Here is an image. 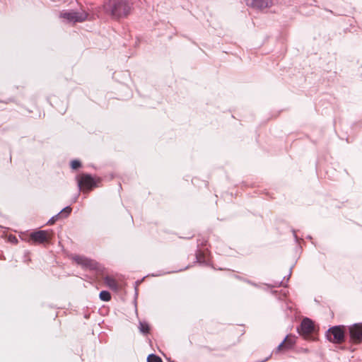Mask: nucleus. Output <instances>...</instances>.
<instances>
[{"instance_id":"1","label":"nucleus","mask_w":362,"mask_h":362,"mask_svg":"<svg viewBox=\"0 0 362 362\" xmlns=\"http://www.w3.org/2000/svg\"><path fill=\"white\" fill-rule=\"evenodd\" d=\"M78 185L83 193L91 191L100 182V178H94L90 175L82 173L77 177Z\"/></svg>"},{"instance_id":"2","label":"nucleus","mask_w":362,"mask_h":362,"mask_svg":"<svg viewBox=\"0 0 362 362\" xmlns=\"http://www.w3.org/2000/svg\"><path fill=\"white\" fill-rule=\"evenodd\" d=\"M346 327L344 325H337L330 327L326 332V338L332 343L340 344L345 340Z\"/></svg>"},{"instance_id":"3","label":"nucleus","mask_w":362,"mask_h":362,"mask_svg":"<svg viewBox=\"0 0 362 362\" xmlns=\"http://www.w3.org/2000/svg\"><path fill=\"white\" fill-rule=\"evenodd\" d=\"M53 236L52 230H37L31 233L28 236V242L37 244H47L50 242Z\"/></svg>"},{"instance_id":"4","label":"nucleus","mask_w":362,"mask_h":362,"mask_svg":"<svg viewBox=\"0 0 362 362\" xmlns=\"http://www.w3.org/2000/svg\"><path fill=\"white\" fill-rule=\"evenodd\" d=\"M111 7V14L115 18H121L127 16L130 12V6L125 1H117L110 4Z\"/></svg>"},{"instance_id":"5","label":"nucleus","mask_w":362,"mask_h":362,"mask_svg":"<svg viewBox=\"0 0 362 362\" xmlns=\"http://www.w3.org/2000/svg\"><path fill=\"white\" fill-rule=\"evenodd\" d=\"M298 333L303 336L305 339L315 340V338L313 334L316 332V328L314 322L309 318H304L298 328Z\"/></svg>"},{"instance_id":"6","label":"nucleus","mask_w":362,"mask_h":362,"mask_svg":"<svg viewBox=\"0 0 362 362\" xmlns=\"http://www.w3.org/2000/svg\"><path fill=\"white\" fill-rule=\"evenodd\" d=\"M88 13L82 11H64L60 13V18L65 19L68 23H82L88 18Z\"/></svg>"},{"instance_id":"7","label":"nucleus","mask_w":362,"mask_h":362,"mask_svg":"<svg viewBox=\"0 0 362 362\" xmlns=\"http://www.w3.org/2000/svg\"><path fill=\"white\" fill-rule=\"evenodd\" d=\"M71 259L77 264L81 266L83 268L90 270L98 269V264L96 261L88 258L85 256L74 255L71 256Z\"/></svg>"},{"instance_id":"8","label":"nucleus","mask_w":362,"mask_h":362,"mask_svg":"<svg viewBox=\"0 0 362 362\" xmlns=\"http://www.w3.org/2000/svg\"><path fill=\"white\" fill-rule=\"evenodd\" d=\"M349 341L354 344L362 342V324H354L349 327Z\"/></svg>"},{"instance_id":"9","label":"nucleus","mask_w":362,"mask_h":362,"mask_svg":"<svg viewBox=\"0 0 362 362\" xmlns=\"http://www.w3.org/2000/svg\"><path fill=\"white\" fill-rule=\"evenodd\" d=\"M296 342V337L293 335H287L284 340L277 346L276 353H284L291 349Z\"/></svg>"},{"instance_id":"10","label":"nucleus","mask_w":362,"mask_h":362,"mask_svg":"<svg viewBox=\"0 0 362 362\" xmlns=\"http://www.w3.org/2000/svg\"><path fill=\"white\" fill-rule=\"evenodd\" d=\"M249 6L259 10L270 8L273 5V0H245Z\"/></svg>"},{"instance_id":"11","label":"nucleus","mask_w":362,"mask_h":362,"mask_svg":"<svg viewBox=\"0 0 362 362\" xmlns=\"http://www.w3.org/2000/svg\"><path fill=\"white\" fill-rule=\"evenodd\" d=\"M71 211H72V209L70 206L65 207L58 214H57L56 216H53L49 221L48 223L49 225H52V224L54 223L57 221H58L59 219L65 218L68 217L70 215Z\"/></svg>"},{"instance_id":"12","label":"nucleus","mask_w":362,"mask_h":362,"mask_svg":"<svg viewBox=\"0 0 362 362\" xmlns=\"http://www.w3.org/2000/svg\"><path fill=\"white\" fill-rule=\"evenodd\" d=\"M105 284L113 291H117L119 285L117 281L112 276H107L104 278Z\"/></svg>"},{"instance_id":"13","label":"nucleus","mask_w":362,"mask_h":362,"mask_svg":"<svg viewBox=\"0 0 362 362\" xmlns=\"http://www.w3.org/2000/svg\"><path fill=\"white\" fill-rule=\"evenodd\" d=\"M99 297H100V300H102L103 301L107 302L111 300V295L107 291H102L99 294Z\"/></svg>"},{"instance_id":"14","label":"nucleus","mask_w":362,"mask_h":362,"mask_svg":"<svg viewBox=\"0 0 362 362\" xmlns=\"http://www.w3.org/2000/svg\"><path fill=\"white\" fill-rule=\"evenodd\" d=\"M148 362H163L160 357L155 355V354H151L147 358Z\"/></svg>"},{"instance_id":"15","label":"nucleus","mask_w":362,"mask_h":362,"mask_svg":"<svg viewBox=\"0 0 362 362\" xmlns=\"http://www.w3.org/2000/svg\"><path fill=\"white\" fill-rule=\"evenodd\" d=\"M139 329L141 332L146 334L149 332V326L146 323H140Z\"/></svg>"},{"instance_id":"16","label":"nucleus","mask_w":362,"mask_h":362,"mask_svg":"<svg viewBox=\"0 0 362 362\" xmlns=\"http://www.w3.org/2000/svg\"><path fill=\"white\" fill-rule=\"evenodd\" d=\"M71 168L74 170H76L81 166V163L78 160H74L71 162Z\"/></svg>"},{"instance_id":"17","label":"nucleus","mask_w":362,"mask_h":362,"mask_svg":"<svg viewBox=\"0 0 362 362\" xmlns=\"http://www.w3.org/2000/svg\"><path fill=\"white\" fill-rule=\"evenodd\" d=\"M196 256H197V260L199 262H202L204 261V253L202 251H200V250L197 251V252L196 254Z\"/></svg>"}]
</instances>
